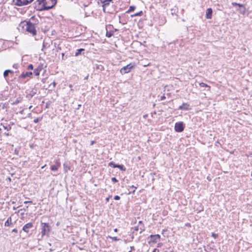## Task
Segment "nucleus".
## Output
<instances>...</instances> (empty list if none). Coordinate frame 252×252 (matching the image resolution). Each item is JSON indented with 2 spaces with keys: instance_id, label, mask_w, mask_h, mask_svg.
<instances>
[{
  "instance_id": "obj_1",
  "label": "nucleus",
  "mask_w": 252,
  "mask_h": 252,
  "mask_svg": "<svg viewBox=\"0 0 252 252\" xmlns=\"http://www.w3.org/2000/svg\"><path fill=\"white\" fill-rule=\"evenodd\" d=\"M34 20V16H32L30 19V20L28 21H25L26 24L23 25V28H24V29L29 32V33H31L32 35L34 36L36 34V31L35 30V25L37 24L36 22H32L31 21ZM24 22L22 23V24H23Z\"/></svg>"
},
{
  "instance_id": "obj_2",
  "label": "nucleus",
  "mask_w": 252,
  "mask_h": 252,
  "mask_svg": "<svg viewBox=\"0 0 252 252\" xmlns=\"http://www.w3.org/2000/svg\"><path fill=\"white\" fill-rule=\"evenodd\" d=\"M50 0H36L34 2L35 8L38 10H48L55 5V2L51 6H48L47 2Z\"/></svg>"
},
{
  "instance_id": "obj_3",
  "label": "nucleus",
  "mask_w": 252,
  "mask_h": 252,
  "mask_svg": "<svg viewBox=\"0 0 252 252\" xmlns=\"http://www.w3.org/2000/svg\"><path fill=\"white\" fill-rule=\"evenodd\" d=\"M50 231V227L48 223H41V237L45 235H48Z\"/></svg>"
},
{
  "instance_id": "obj_4",
  "label": "nucleus",
  "mask_w": 252,
  "mask_h": 252,
  "mask_svg": "<svg viewBox=\"0 0 252 252\" xmlns=\"http://www.w3.org/2000/svg\"><path fill=\"white\" fill-rule=\"evenodd\" d=\"M134 63H130L126 66H124L120 69V72L122 74L129 73L131 70L135 67Z\"/></svg>"
},
{
  "instance_id": "obj_5",
  "label": "nucleus",
  "mask_w": 252,
  "mask_h": 252,
  "mask_svg": "<svg viewBox=\"0 0 252 252\" xmlns=\"http://www.w3.org/2000/svg\"><path fill=\"white\" fill-rule=\"evenodd\" d=\"M160 236L159 234L151 235L148 238L149 240L148 243L149 244L151 243H156L158 240H159Z\"/></svg>"
},
{
  "instance_id": "obj_6",
  "label": "nucleus",
  "mask_w": 252,
  "mask_h": 252,
  "mask_svg": "<svg viewBox=\"0 0 252 252\" xmlns=\"http://www.w3.org/2000/svg\"><path fill=\"white\" fill-rule=\"evenodd\" d=\"M175 130L178 132H181L184 131L185 126L182 122H177L175 125Z\"/></svg>"
},
{
  "instance_id": "obj_7",
  "label": "nucleus",
  "mask_w": 252,
  "mask_h": 252,
  "mask_svg": "<svg viewBox=\"0 0 252 252\" xmlns=\"http://www.w3.org/2000/svg\"><path fill=\"white\" fill-rule=\"evenodd\" d=\"M101 2L103 3V11L105 12V7L109 6L110 2L113 3V0H101Z\"/></svg>"
},
{
  "instance_id": "obj_8",
  "label": "nucleus",
  "mask_w": 252,
  "mask_h": 252,
  "mask_svg": "<svg viewBox=\"0 0 252 252\" xmlns=\"http://www.w3.org/2000/svg\"><path fill=\"white\" fill-rule=\"evenodd\" d=\"M26 0H13V2L14 5L17 6H23L27 5L26 4Z\"/></svg>"
},
{
  "instance_id": "obj_9",
  "label": "nucleus",
  "mask_w": 252,
  "mask_h": 252,
  "mask_svg": "<svg viewBox=\"0 0 252 252\" xmlns=\"http://www.w3.org/2000/svg\"><path fill=\"white\" fill-rule=\"evenodd\" d=\"M178 109L179 110H189L190 109V105L188 103H183L182 105H180Z\"/></svg>"
},
{
  "instance_id": "obj_10",
  "label": "nucleus",
  "mask_w": 252,
  "mask_h": 252,
  "mask_svg": "<svg viewBox=\"0 0 252 252\" xmlns=\"http://www.w3.org/2000/svg\"><path fill=\"white\" fill-rule=\"evenodd\" d=\"M32 75V72H26L22 73L19 77L20 79H24L26 77L31 78Z\"/></svg>"
},
{
  "instance_id": "obj_11",
  "label": "nucleus",
  "mask_w": 252,
  "mask_h": 252,
  "mask_svg": "<svg viewBox=\"0 0 252 252\" xmlns=\"http://www.w3.org/2000/svg\"><path fill=\"white\" fill-rule=\"evenodd\" d=\"M33 227V224L31 222L28 223L26 224L23 227V230L27 232L28 233L29 232V230L30 228H32Z\"/></svg>"
},
{
  "instance_id": "obj_12",
  "label": "nucleus",
  "mask_w": 252,
  "mask_h": 252,
  "mask_svg": "<svg viewBox=\"0 0 252 252\" xmlns=\"http://www.w3.org/2000/svg\"><path fill=\"white\" fill-rule=\"evenodd\" d=\"M43 68V64H39L38 67L34 69L33 73L35 76H38L40 74V71L42 70Z\"/></svg>"
},
{
  "instance_id": "obj_13",
  "label": "nucleus",
  "mask_w": 252,
  "mask_h": 252,
  "mask_svg": "<svg viewBox=\"0 0 252 252\" xmlns=\"http://www.w3.org/2000/svg\"><path fill=\"white\" fill-rule=\"evenodd\" d=\"M213 10L211 8H209L206 10V18L211 19L212 17Z\"/></svg>"
},
{
  "instance_id": "obj_14",
  "label": "nucleus",
  "mask_w": 252,
  "mask_h": 252,
  "mask_svg": "<svg viewBox=\"0 0 252 252\" xmlns=\"http://www.w3.org/2000/svg\"><path fill=\"white\" fill-rule=\"evenodd\" d=\"M232 4L233 6H238L239 7L242 8L240 9V11L242 12L243 13L245 12L246 8L244 5L240 4V3H237V2H232Z\"/></svg>"
},
{
  "instance_id": "obj_15",
  "label": "nucleus",
  "mask_w": 252,
  "mask_h": 252,
  "mask_svg": "<svg viewBox=\"0 0 252 252\" xmlns=\"http://www.w3.org/2000/svg\"><path fill=\"white\" fill-rule=\"evenodd\" d=\"M63 169L65 172H67L70 169V167L67 162L64 163L63 164Z\"/></svg>"
},
{
  "instance_id": "obj_16",
  "label": "nucleus",
  "mask_w": 252,
  "mask_h": 252,
  "mask_svg": "<svg viewBox=\"0 0 252 252\" xmlns=\"http://www.w3.org/2000/svg\"><path fill=\"white\" fill-rule=\"evenodd\" d=\"M12 223V220L11 217H9L5 222V226H9Z\"/></svg>"
},
{
  "instance_id": "obj_17",
  "label": "nucleus",
  "mask_w": 252,
  "mask_h": 252,
  "mask_svg": "<svg viewBox=\"0 0 252 252\" xmlns=\"http://www.w3.org/2000/svg\"><path fill=\"white\" fill-rule=\"evenodd\" d=\"M138 226L140 229V233H142L143 231H145V226L144 224H138Z\"/></svg>"
},
{
  "instance_id": "obj_18",
  "label": "nucleus",
  "mask_w": 252,
  "mask_h": 252,
  "mask_svg": "<svg viewBox=\"0 0 252 252\" xmlns=\"http://www.w3.org/2000/svg\"><path fill=\"white\" fill-rule=\"evenodd\" d=\"M143 14V12L142 11H140L138 12H137L133 15H131V17H135V16H141Z\"/></svg>"
},
{
  "instance_id": "obj_19",
  "label": "nucleus",
  "mask_w": 252,
  "mask_h": 252,
  "mask_svg": "<svg viewBox=\"0 0 252 252\" xmlns=\"http://www.w3.org/2000/svg\"><path fill=\"white\" fill-rule=\"evenodd\" d=\"M119 164H115L114 162H110L109 163V166L113 167V168H118Z\"/></svg>"
},
{
  "instance_id": "obj_20",
  "label": "nucleus",
  "mask_w": 252,
  "mask_h": 252,
  "mask_svg": "<svg viewBox=\"0 0 252 252\" xmlns=\"http://www.w3.org/2000/svg\"><path fill=\"white\" fill-rule=\"evenodd\" d=\"M84 50V49H82V48H80V49H77L76 52V53H75V56H77L79 55L80 54H81L82 51H83Z\"/></svg>"
},
{
  "instance_id": "obj_21",
  "label": "nucleus",
  "mask_w": 252,
  "mask_h": 252,
  "mask_svg": "<svg viewBox=\"0 0 252 252\" xmlns=\"http://www.w3.org/2000/svg\"><path fill=\"white\" fill-rule=\"evenodd\" d=\"M113 35V32H108L107 31L106 33V36L107 37H111Z\"/></svg>"
},
{
  "instance_id": "obj_22",
  "label": "nucleus",
  "mask_w": 252,
  "mask_h": 252,
  "mask_svg": "<svg viewBox=\"0 0 252 252\" xmlns=\"http://www.w3.org/2000/svg\"><path fill=\"white\" fill-rule=\"evenodd\" d=\"M135 6H130L129 8V9L126 11V13H129L130 12L133 11L135 9Z\"/></svg>"
},
{
  "instance_id": "obj_23",
  "label": "nucleus",
  "mask_w": 252,
  "mask_h": 252,
  "mask_svg": "<svg viewBox=\"0 0 252 252\" xmlns=\"http://www.w3.org/2000/svg\"><path fill=\"white\" fill-rule=\"evenodd\" d=\"M58 167L57 165H53L51 166V169L52 170V171H57L58 169Z\"/></svg>"
},
{
  "instance_id": "obj_24",
  "label": "nucleus",
  "mask_w": 252,
  "mask_h": 252,
  "mask_svg": "<svg viewBox=\"0 0 252 252\" xmlns=\"http://www.w3.org/2000/svg\"><path fill=\"white\" fill-rule=\"evenodd\" d=\"M199 86L201 87H208L209 88H210V87L209 86H208L207 84H206L203 82L200 83Z\"/></svg>"
},
{
  "instance_id": "obj_25",
  "label": "nucleus",
  "mask_w": 252,
  "mask_h": 252,
  "mask_svg": "<svg viewBox=\"0 0 252 252\" xmlns=\"http://www.w3.org/2000/svg\"><path fill=\"white\" fill-rule=\"evenodd\" d=\"M55 2V5L56 4V0H50L49 1V2H47V4L48 6H51L52 4V3Z\"/></svg>"
},
{
  "instance_id": "obj_26",
  "label": "nucleus",
  "mask_w": 252,
  "mask_h": 252,
  "mask_svg": "<svg viewBox=\"0 0 252 252\" xmlns=\"http://www.w3.org/2000/svg\"><path fill=\"white\" fill-rule=\"evenodd\" d=\"M118 168H119L122 171H125L126 169L123 165L119 164Z\"/></svg>"
},
{
  "instance_id": "obj_27",
  "label": "nucleus",
  "mask_w": 252,
  "mask_h": 252,
  "mask_svg": "<svg viewBox=\"0 0 252 252\" xmlns=\"http://www.w3.org/2000/svg\"><path fill=\"white\" fill-rule=\"evenodd\" d=\"M130 189H133L132 190L129 191V193H134L135 192V189H136L134 186H132L129 187Z\"/></svg>"
},
{
  "instance_id": "obj_28",
  "label": "nucleus",
  "mask_w": 252,
  "mask_h": 252,
  "mask_svg": "<svg viewBox=\"0 0 252 252\" xmlns=\"http://www.w3.org/2000/svg\"><path fill=\"white\" fill-rule=\"evenodd\" d=\"M8 71H9L8 70H5L4 71V72H3V76L5 78H6L8 76V74H9Z\"/></svg>"
},
{
  "instance_id": "obj_29",
  "label": "nucleus",
  "mask_w": 252,
  "mask_h": 252,
  "mask_svg": "<svg viewBox=\"0 0 252 252\" xmlns=\"http://www.w3.org/2000/svg\"><path fill=\"white\" fill-rule=\"evenodd\" d=\"M108 237L110 238V239L113 240L115 241H118L119 240V239H118L117 237H111V236H109Z\"/></svg>"
},
{
  "instance_id": "obj_30",
  "label": "nucleus",
  "mask_w": 252,
  "mask_h": 252,
  "mask_svg": "<svg viewBox=\"0 0 252 252\" xmlns=\"http://www.w3.org/2000/svg\"><path fill=\"white\" fill-rule=\"evenodd\" d=\"M42 118L41 117V118H37L36 119H35L33 121V122L35 123H37L38 122L40 121L41 120H42Z\"/></svg>"
},
{
  "instance_id": "obj_31",
  "label": "nucleus",
  "mask_w": 252,
  "mask_h": 252,
  "mask_svg": "<svg viewBox=\"0 0 252 252\" xmlns=\"http://www.w3.org/2000/svg\"><path fill=\"white\" fill-rule=\"evenodd\" d=\"M3 126V128L7 130V131L10 130L11 129V128L10 126Z\"/></svg>"
},
{
  "instance_id": "obj_32",
  "label": "nucleus",
  "mask_w": 252,
  "mask_h": 252,
  "mask_svg": "<svg viewBox=\"0 0 252 252\" xmlns=\"http://www.w3.org/2000/svg\"><path fill=\"white\" fill-rule=\"evenodd\" d=\"M28 69L32 70L33 69V65L32 64H30L28 66Z\"/></svg>"
},
{
  "instance_id": "obj_33",
  "label": "nucleus",
  "mask_w": 252,
  "mask_h": 252,
  "mask_svg": "<svg viewBox=\"0 0 252 252\" xmlns=\"http://www.w3.org/2000/svg\"><path fill=\"white\" fill-rule=\"evenodd\" d=\"M211 236H212V237H214L215 239H216L218 237V234L213 232V233H212Z\"/></svg>"
},
{
  "instance_id": "obj_34",
  "label": "nucleus",
  "mask_w": 252,
  "mask_h": 252,
  "mask_svg": "<svg viewBox=\"0 0 252 252\" xmlns=\"http://www.w3.org/2000/svg\"><path fill=\"white\" fill-rule=\"evenodd\" d=\"M111 180L114 183H116L118 181L115 177L112 178Z\"/></svg>"
},
{
  "instance_id": "obj_35",
  "label": "nucleus",
  "mask_w": 252,
  "mask_h": 252,
  "mask_svg": "<svg viewBox=\"0 0 252 252\" xmlns=\"http://www.w3.org/2000/svg\"><path fill=\"white\" fill-rule=\"evenodd\" d=\"M19 65L18 63H14L13 65V67L15 68V69H17L19 67Z\"/></svg>"
},
{
  "instance_id": "obj_36",
  "label": "nucleus",
  "mask_w": 252,
  "mask_h": 252,
  "mask_svg": "<svg viewBox=\"0 0 252 252\" xmlns=\"http://www.w3.org/2000/svg\"><path fill=\"white\" fill-rule=\"evenodd\" d=\"M133 229H134V231H138V230H140L139 228V227H138V225H137V226H134V227H133Z\"/></svg>"
},
{
  "instance_id": "obj_37",
  "label": "nucleus",
  "mask_w": 252,
  "mask_h": 252,
  "mask_svg": "<svg viewBox=\"0 0 252 252\" xmlns=\"http://www.w3.org/2000/svg\"><path fill=\"white\" fill-rule=\"evenodd\" d=\"M114 199L116 200H118L120 199V197L119 195H116L114 196Z\"/></svg>"
},
{
  "instance_id": "obj_38",
  "label": "nucleus",
  "mask_w": 252,
  "mask_h": 252,
  "mask_svg": "<svg viewBox=\"0 0 252 252\" xmlns=\"http://www.w3.org/2000/svg\"><path fill=\"white\" fill-rule=\"evenodd\" d=\"M56 165H57L58 167L60 166V162L59 160H57L56 161Z\"/></svg>"
},
{
  "instance_id": "obj_39",
  "label": "nucleus",
  "mask_w": 252,
  "mask_h": 252,
  "mask_svg": "<svg viewBox=\"0 0 252 252\" xmlns=\"http://www.w3.org/2000/svg\"><path fill=\"white\" fill-rule=\"evenodd\" d=\"M51 85H53V87L55 88L56 86V83L54 81L50 85V86H51Z\"/></svg>"
},
{
  "instance_id": "obj_40",
  "label": "nucleus",
  "mask_w": 252,
  "mask_h": 252,
  "mask_svg": "<svg viewBox=\"0 0 252 252\" xmlns=\"http://www.w3.org/2000/svg\"><path fill=\"white\" fill-rule=\"evenodd\" d=\"M24 204H28V203L32 204L33 202L32 201H24Z\"/></svg>"
},
{
  "instance_id": "obj_41",
  "label": "nucleus",
  "mask_w": 252,
  "mask_h": 252,
  "mask_svg": "<svg viewBox=\"0 0 252 252\" xmlns=\"http://www.w3.org/2000/svg\"><path fill=\"white\" fill-rule=\"evenodd\" d=\"M33 0H26V4H28L30 3H31Z\"/></svg>"
},
{
  "instance_id": "obj_42",
  "label": "nucleus",
  "mask_w": 252,
  "mask_h": 252,
  "mask_svg": "<svg viewBox=\"0 0 252 252\" xmlns=\"http://www.w3.org/2000/svg\"><path fill=\"white\" fill-rule=\"evenodd\" d=\"M46 47V45H45V43L44 42H43V46H42V50H43L44 49H45Z\"/></svg>"
},
{
  "instance_id": "obj_43",
  "label": "nucleus",
  "mask_w": 252,
  "mask_h": 252,
  "mask_svg": "<svg viewBox=\"0 0 252 252\" xmlns=\"http://www.w3.org/2000/svg\"><path fill=\"white\" fill-rule=\"evenodd\" d=\"M12 232H15L17 233L18 232V230L16 228H14L12 230Z\"/></svg>"
},
{
  "instance_id": "obj_44",
  "label": "nucleus",
  "mask_w": 252,
  "mask_h": 252,
  "mask_svg": "<svg viewBox=\"0 0 252 252\" xmlns=\"http://www.w3.org/2000/svg\"><path fill=\"white\" fill-rule=\"evenodd\" d=\"M165 98V96H164V95H163L160 97L161 100H164Z\"/></svg>"
},
{
  "instance_id": "obj_45",
  "label": "nucleus",
  "mask_w": 252,
  "mask_h": 252,
  "mask_svg": "<svg viewBox=\"0 0 252 252\" xmlns=\"http://www.w3.org/2000/svg\"><path fill=\"white\" fill-rule=\"evenodd\" d=\"M153 252H159V250H158V249H155L153 250Z\"/></svg>"
},
{
  "instance_id": "obj_46",
  "label": "nucleus",
  "mask_w": 252,
  "mask_h": 252,
  "mask_svg": "<svg viewBox=\"0 0 252 252\" xmlns=\"http://www.w3.org/2000/svg\"><path fill=\"white\" fill-rule=\"evenodd\" d=\"M64 54L63 53L62 54V60H64Z\"/></svg>"
},
{
  "instance_id": "obj_47",
  "label": "nucleus",
  "mask_w": 252,
  "mask_h": 252,
  "mask_svg": "<svg viewBox=\"0 0 252 252\" xmlns=\"http://www.w3.org/2000/svg\"><path fill=\"white\" fill-rule=\"evenodd\" d=\"M69 87L70 88H71V91H73V89H72V84H69Z\"/></svg>"
},
{
  "instance_id": "obj_48",
  "label": "nucleus",
  "mask_w": 252,
  "mask_h": 252,
  "mask_svg": "<svg viewBox=\"0 0 252 252\" xmlns=\"http://www.w3.org/2000/svg\"><path fill=\"white\" fill-rule=\"evenodd\" d=\"M8 73H13V71L11 70H9V69H8Z\"/></svg>"
},
{
  "instance_id": "obj_49",
  "label": "nucleus",
  "mask_w": 252,
  "mask_h": 252,
  "mask_svg": "<svg viewBox=\"0 0 252 252\" xmlns=\"http://www.w3.org/2000/svg\"><path fill=\"white\" fill-rule=\"evenodd\" d=\"M28 208V206H26V207H25V208L23 209V210L25 211H26Z\"/></svg>"
},
{
  "instance_id": "obj_50",
  "label": "nucleus",
  "mask_w": 252,
  "mask_h": 252,
  "mask_svg": "<svg viewBox=\"0 0 252 252\" xmlns=\"http://www.w3.org/2000/svg\"><path fill=\"white\" fill-rule=\"evenodd\" d=\"M28 208V206H26V207H25V208L23 209V210L25 211H26Z\"/></svg>"
},
{
  "instance_id": "obj_51",
  "label": "nucleus",
  "mask_w": 252,
  "mask_h": 252,
  "mask_svg": "<svg viewBox=\"0 0 252 252\" xmlns=\"http://www.w3.org/2000/svg\"><path fill=\"white\" fill-rule=\"evenodd\" d=\"M143 224V223L142 222V221L140 220V221H139L138 222V224Z\"/></svg>"
},
{
  "instance_id": "obj_52",
  "label": "nucleus",
  "mask_w": 252,
  "mask_h": 252,
  "mask_svg": "<svg viewBox=\"0 0 252 252\" xmlns=\"http://www.w3.org/2000/svg\"><path fill=\"white\" fill-rule=\"evenodd\" d=\"M94 142H94V141H91V145H93V144L94 143Z\"/></svg>"
},
{
  "instance_id": "obj_53",
  "label": "nucleus",
  "mask_w": 252,
  "mask_h": 252,
  "mask_svg": "<svg viewBox=\"0 0 252 252\" xmlns=\"http://www.w3.org/2000/svg\"><path fill=\"white\" fill-rule=\"evenodd\" d=\"M114 232H118V229L117 228H115L114 230Z\"/></svg>"
},
{
  "instance_id": "obj_54",
  "label": "nucleus",
  "mask_w": 252,
  "mask_h": 252,
  "mask_svg": "<svg viewBox=\"0 0 252 252\" xmlns=\"http://www.w3.org/2000/svg\"><path fill=\"white\" fill-rule=\"evenodd\" d=\"M130 249L132 250H134V246H131L130 247Z\"/></svg>"
},
{
  "instance_id": "obj_55",
  "label": "nucleus",
  "mask_w": 252,
  "mask_h": 252,
  "mask_svg": "<svg viewBox=\"0 0 252 252\" xmlns=\"http://www.w3.org/2000/svg\"><path fill=\"white\" fill-rule=\"evenodd\" d=\"M32 107V105H31V106L29 107V109H31Z\"/></svg>"
},
{
  "instance_id": "obj_56",
  "label": "nucleus",
  "mask_w": 252,
  "mask_h": 252,
  "mask_svg": "<svg viewBox=\"0 0 252 252\" xmlns=\"http://www.w3.org/2000/svg\"><path fill=\"white\" fill-rule=\"evenodd\" d=\"M88 77H89V76H88H88H87L85 78V79H88Z\"/></svg>"
},
{
  "instance_id": "obj_57",
  "label": "nucleus",
  "mask_w": 252,
  "mask_h": 252,
  "mask_svg": "<svg viewBox=\"0 0 252 252\" xmlns=\"http://www.w3.org/2000/svg\"><path fill=\"white\" fill-rule=\"evenodd\" d=\"M160 245H161V244H158V247H159V246H160Z\"/></svg>"
},
{
  "instance_id": "obj_58",
  "label": "nucleus",
  "mask_w": 252,
  "mask_h": 252,
  "mask_svg": "<svg viewBox=\"0 0 252 252\" xmlns=\"http://www.w3.org/2000/svg\"><path fill=\"white\" fill-rule=\"evenodd\" d=\"M108 200H109V198H106V201H108Z\"/></svg>"
},
{
  "instance_id": "obj_59",
  "label": "nucleus",
  "mask_w": 252,
  "mask_h": 252,
  "mask_svg": "<svg viewBox=\"0 0 252 252\" xmlns=\"http://www.w3.org/2000/svg\"><path fill=\"white\" fill-rule=\"evenodd\" d=\"M23 112H24V110H23V111H21L20 112V113H21V114H22V113H23Z\"/></svg>"
},
{
  "instance_id": "obj_60",
  "label": "nucleus",
  "mask_w": 252,
  "mask_h": 252,
  "mask_svg": "<svg viewBox=\"0 0 252 252\" xmlns=\"http://www.w3.org/2000/svg\"><path fill=\"white\" fill-rule=\"evenodd\" d=\"M5 134H6L7 136H8V135H9V133H6Z\"/></svg>"
},
{
  "instance_id": "obj_61",
  "label": "nucleus",
  "mask_w": 252,
  "mask_h": 252,
  "mask_svg": "<svg viewBox=\"0 0 252 252\" xmlns=\"http://www.w3.org/2000/svg\"><path fill=\"white\" fill-rule=\"evenodd\" d=\"M8 180H10V181L11 180L10 178H9Z\"/></svg>"
},
{
  "instance_id": "obj_62",
  "label": "nucleus",
  "mask_w": 252,
  "mask_h": 252,
  "mask_svg": "<svg viewBox=\"0 0 252 252\" xmlns=\"http://www.w3.org/2000/svg\"><path fill=\"white\" fill-rule=\"evenodd\" d=\"M131 252V251H129V252Z\"/></svg>"
},
{
  "instance_id": "obj_63",
  "label": "nucleus",
  "mask_w": 252,
  "mask_h": 252,
  "mask_svg": "<svg viewBox=\"0 0 252 252\" xmlns=\"http://www.w3.org/2000/svg\"><path fill=\"white\" fill-rule=\"evenodd\" d=\"M251 176H252V173H251Z\"/></svg>"
},
{
  "instance_id": "obj_64",
  "label": "nucleus",
  "mask_w": 252,
  "mask_h": 252,
  "mask_svg": "<svg viewBox=\"0 0 252 252\" xmlns=\"http://www.w3.org/2000/svg\"><path fill=\"white\" fill-rule=\"evenodd\" d=\"M1 130V129L0 128V130Z\"/></svg>"
}]
</instances>
